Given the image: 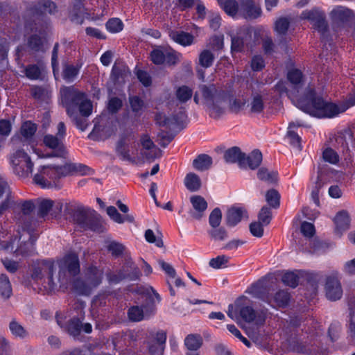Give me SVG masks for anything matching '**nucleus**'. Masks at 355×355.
<instances>
[{"label": "nucleus", "mask_w": 355, "mask_h": 355, "mask_svg": "<svg viewBox=\"0 0 355 355\" xmlns=\"http://www.w3.org/2000/svg\"><path fill=\"white\" fill-rule=\"evenodd\" d=\"M246 103L247 101L243 96H238L230 101V108L234 112H239L245 107Z\"/></svg>", "instance_id": "37998d69"}, {"label": "nucleus", "mask_w": 355, "mask_h": 355, "mask_svg": "<svg viewBox=\"0 0 355 355\" xmlns=\"http://www.w3.org/2000/svg\"><path fill=\"white\" fill-rule=\"evenodd\" d=\"M78 73V69L73 66H67L63 71V78L67 81H72Z\"/></svg>", "instance_id": "09e8293b"}, {"label": "nucleus", "mask_w": 355, "mask_h": 355, "mask_svg": "<svg viewBox=\"0 0 355 355\" xmlns=\"http://www.w3.org/2000/svg\"><path fill=\"white\" fill-rule=\"evenodd\" d=\"M119 126V123L116 120L101 116L96 119L90 137L96 139H108L116 133Z\"/></svg>", "instance_id": "39448f33"}, {"label": "nucleus", "mask_w": 355, "mask_h": 355, "mask_svg": "<svg viewBox=\"0 0 355 355\" xmlns=\"http://www.w3.org/2000/svg\"><path fill=\"white\" fill-rule=\"evenodd\" d=\"M116 152L123 159L130 160L138 156L134 139L131 137L121 138L117 144Z\"/></svg>", "instance_id": "1a4fd4ad"}, {"label": "nucleus", "mask_w": 355, "mask_h": 355, "mask_svg": "<svg viewBox=\"0 0 355 355\" xmlns=\"http://www.w3.org/2000/svg\"><path fill=\"white\" fill-rule=\"evenodd\" d=\"M193 91L187 86L180 87L176 91V96L181 102H185L192 96Z\"/></svg>", "instance_id": "4c0bfd02"}, {"label": "nucleus", "mask_w": 355, "mask_h": 355, "mask_svg": "<svg viewBox=\"0 0 355 355\" xmlns=\"http://www.w3.org/2000/svg\"><path fill=\"white\" fill-rule=\"evenodd\" d=\"M8 329L15 338L24 340L28 337V331L15 319H12L9 322Z\"/></svg>", "instance_id": "a211bd4d"}, {"label": "nucleus", "mask_w": 355, "mask_h": 355, "mask_svg": "<svg viewBox=\"0 0 355 355\" xmlns=\"http://www.w3.org/2000/svg\"><path fill=\"white\" fill-rule=\"evenodd\" d=\"M353 12L351 10L343 7L336 6L330 12L331 19L336 22L344 21L351 17Z\"/></svg>", "instance_id": "aec40b11"}, {"label": "nucleus", "mask_w": 355, "mask_h": 355, "mask_svg": "<svg viewBox=\"0 0 355 355\" xmlns=\"http://www.w3.org/2000/svg\"><path fill=\"white\" fill-rule=\"evenodd\" d=\"M60 94L62 103L66 107L69 116H71L69 106L73 103L79 104V111L83 116H87L92 114V102L85 97L84 94L78 92L73 87H63L60 90Z\"/></svg>", "instance_id": "20e7f679"}, {"label": "nucleus", "mask_w": 355, "mask_h": 355, "mask_svg": "<svg viewBox=\"0 0 355 355\" xmlns=\"http://www.w3.org/2000/svg\"><path fill=\"white\" fill-rule=\"evenodd\" d=\"M264 66L265 62L261 57L255 55L252 58L251 61V67L253 71L261 70Z\"/></svg>", "instance_id": "680f3d73"}, {"label": "nucleus", "mask_w": 355, "mask_h": 355, "mask_svg": "<svg viewBox=\"0 0 355 355\" xmlns=\"http://www.w3.org/2000/svg\"><path fill=\"white\" fill-rule=\"evenodd\" d=\"M12 295V288L8 277L5 274L0 275V296L3 300L9 299Z\"/></svg>", "instance_id": "4be33fe9"}, {"label": "nucleus", "mask_w": 355, "mask_h": 355, "mask_svg": "<svg viewBox=\"0 0 355 355\" xmlns=\"http://www.w3.org/2000/svg\"><path fill=\"white\" fill-rule=\"evenodd\" d=\"M280 196L279 193L274 190H269L266 194V200L267 202L272 207H277L279 205Z\"/></svg>", "instance_id": "a19ab883"}, {"label": "nucleus", "mask_w": 355, "mask_h": 355, "mask_svg": "<svg viewBox=\"0 0 355 355\" xmlns=\"http://www.w3.org/2000/svg\"><path fill=\"white\" fill-rule=\"evenodd\" d=\"M240 14L245 19H256L261 15V10L253 0H244L240 7Z\"/></svg>", "instance_id": "2eb2a0df"}, {"label": "nucleus", "mask_w": 355, "mask_h": 355, "mask_svg": "<svg viewBox=\"0 0 355 355\" xmlns=\"http://www.w3.org/2000/svg\"><path fill=\"white\" fill-rule=\"evenodd\" d=\"M250 230L254 236L261 237L263 235V227L259 223H252L250 225Z\"/></svg>", "instance_id": "774afa93"}, {"label": "nucleus", "mask_w": 355, "mask_h": 355, "mask_svg": "<svg viewBox=\"0 0 355 355\" xmlns=\"http://www.w3.org/2000/svg\"><path fill=\"white\" fill-rule=\"evenodd\" d=\"M181 58V55L171 49L166 48L165 62L169 64H174L178 62Z\"/></svg>", "instance_id": "de8ad7c7"}, {"label": "nucleus", "mask_w": 355, "mask_h": 355, "mask_svg": "<svg viewBox=\"0 0 355 355\" xmlns=\"http://www.w3.org/2000/svg\"><path fill=\"white\" fill-rule=\"evenodd\" d=\"M169 36L174 42L184 46L191 45L194 41L191 34L180 31H172Z\"/></svg>", "instance_id": "f3484780"}, {"label": "nucleus", "mask_w": 355, "mask_h": 355, "mask_svg": "<svg viewBox=\"0 0 355 355\" xmlns=\"http://www.w3.org/2000/svg\"><path fill=\"white\" fill-rule=\"evenodd\" d=\"M227 315L236 321L242 319L250 322L255 317L253 309L247 304L246 297L239 298L234 304H230L228 307Z\"/></svg>", "instance_id": "423d86ee"}, {"label": "nucleus", "mask_w": 355, "mask_h": 355, "mask_svg": "<svg viewBox=\"0 0 355 355\" xmlns=\"http://www.w3.org/2000/svg\"><path fill=\"white\" fill-rule=\"evenodd\" d=\"M159 264L170 278L174 279L175 277V271L169 263H166L164 261H159Z\"/></svg>", "instance_id": "338daca9"}, {"label": "nucleus", "mask_w": 355, "mask_h": 355, "mask_svg": "<svg viewBox=\"0 0 355 355\" xmlns=\"http://www.w3.org/2000/svg\"><path fill=\"white\" fill-rule=\"evenodd\" d=\"M166 340V334L162 330L150 334V338L148 343V349L151 354L161 353Z\"/></svg>", "instance_id": "9b49d317"}, {"label": "nucleus", "mask_w": 355, "mask_h": 355, "mask_svg": "<svg viewBox=\"0 0 355 355\" xmlns=\"http://www.w3.org/2000/svg\"><path fill=\"white\" fill-rule=\"evenodd\" d=\"M245 40L241 33L238 37L232 36V49L234 51H241Z\"/></svg>", "instance_id": "bf43d9fd"}, {"label": "nucleus", "mask_w": 355, "mask_h": 355, "mask_svg": "<svg viewBox=\"0 0 355 355\" xmlns=\"http://www.w3.org/2000/svg\"><path fill=\"white\" fill-rule=\"evenodd\" d=\"M41 175H35L34 180L42 188L56 187L55 180L68 175L73 174V163H67L62 166H42Z\"/></svg>", "instance_id": "7ed1b4c3"}, {"label": "nucleus", "mask_w": 355, "mask_h": 355, "mask_svg": "<svg viewBox=\"0 0 355 355\" xmlns=\"http://www.w3.org/2000/svg\"><path fill=\"white\" fill-rule=\"evenodd\" d=\"M222 213L219 208H215L210 214L209 217V225L213 227H218L221 222Z\"/></svg>", "instance_id": "58836bf2"}, {"label": "nucleus", "mask_w": 355, "mask_h": 355, "mask_svg": "<svg viewBox=\"0 0 355 355\" xmlns=\"http://www.w3.org/2000/svg\"><path fill=\"white\" fill-rule=\"evenodd\" d=\"M223 8L225 12L232 17H235L238 12L240 13V8L237 3L234 0H217Z\"/></svg>", "instance_id": "a878e982"}, {"label": "nucleus", "mask_w": 355, "mask_h": 355, "mask_svg": "<svg viewBox=\"0 0 355 355\" xmlns=\"http://www.w3.org/2000/svg\"><path fill=\"white\" fill-rule=\"evenodd\" d=\"M214 58V55L209 49H204L199 54L198 63L201 67L208 68L212 65Z\"/></svg>", "instance_id": "2f4dec72"}, {"label": "nucleus", "mask_w": 355, "mask_h": 355, "mask_svg": "<svg viewBox=\"0 0 355 355\" xmlns=\"http://www.w3.org/2000/svg\"><path fill=\"white\" fill-rule=\"evenodd\" d=\"M10 162L19 175L26 176L32 173L33 164L24 149L14 152L10 157Z\"/></svg>", "instance_id": "0eeeda50"}, {"label": "nucleus", "mask_w": 355, "mask_h": 355, "mask_svg": "<svg viewBox=\"0 0 355 355\" xmlns=\"http://www.w3.org/2000/svg\"><path fill=\"white\" fill-rule=\"evenodd\" d=\"M259 219L263 225H268L271 219L270 209L267 207H263L259 214Z\"/></svg>", "instance_id": "e2e57ef3"}, {"label": "nucleus", "mask_w": 355, "mask_h": 355, "mask_svg": "<svg viewBox=\"0 0 355 355\" xmlns=\"http://www.w3.org/2000/svg\"><path fill=\"white\" fill-rule=\"evenodd\" d=\"M288 83L279 82L276 85V89L280 93H286L293 101L294 104L303 112V109L300 107L299 102L304 101L309 105H313V99L317 97H321L317 94L312 88H302L304 79L302 72L297 69H293L288 73Z\"/></svg>", "instance_id": "f03ea898"}, {"label": "nucleus", "mask_w": 355, "mask_h": 355, "mask_svg": "<svg viewBox=\"0 0 355 355\" xmlns=\"http://www.w3.org/2000/svg\"><path fill=\"white\" fill-rule=\"evenodd\" d=\"M250 112L253 113H260L263 110L264 103L261 94H255L252 96L251 102L249 105Z\"/></svg>", "instance_id": "72a5a7b5"}, {"label": "nucleus", "mask_w": 355, "mask_h": 355, "mask_svg": "<svg viewBox=\"0 0 355 355\" xmlns=\"http://www.w3.org/2000/svg\"><path fill=\"white\" fill-rule=\"evenodd\" d=\"M224 43H223V36H214L211 37L209 42V46L213 50V51H218L220 49H222L223 47Z\"/></svg>", "instance_id": "3c124183"}, {"label": "nucleus", "mask_w": 355, "mask_h": 355, "mask_svg": "<svg viewBox=\"0 0 355 355\" xmlns=\"http://www.w3.org/2000/svg\"><path fill=\"white\" fill-rule=\"evenodd\" d=\"M322 157L325 162L335 164L339 161V157L337 153L330 148L324 149L322 153Z\"/></svg>", "instance_id": "79ce46f5"}, {"label": "nucleus", "mask_w": 355, "mask_h": 355, "mask_svg": "<svg viewBox=\"0 0 355 355\" xmlns=\"http://www.w3.org/2000/svg\"><path fill=\"white\" fill-rule=\"evenodd\" d=\"M209 234L216 241H223L227 237L226 231L223 228H213Z\"/></svg>", "instance_id": "864d4df0"}, {"label": "nucleus", "mask_w": 355, "mask_h": 355, "mask_svg": "<svg viewBox=\"0 0 355 355\" xmlns=\"http://www.w3.org/2000/svg\"><path fill=\"white\" fill-rule=\"evenodd\" d=\"M130 103L132 108V110L134 112L138 113L144 107L143 101L137 96H133L130 98Z\"/></svg>", "instance_id": "4d7b16f0"}, {"label": "nucleus", "mask_w": 355, "mask_h": 355, "mask_svg": "<svg viewBox=\"0 0 355 355\" xmlns=\"http://www.w3.org/2000/svg\"><path fill=\"white\" fill-rule=\"evenodd\" d=\"M153 314V307L148 305L141 306H135L131 307L128 311L129 319L135 322L148 319Z\"/></svg>", "instance_id": "f8f14e48"}, {"label": "nucleus", "mask_w": 355, "mask_h": 355, "mask_svg": "<svg viewBox=\"0 0 355 355\" xmlns=\"http://www.w3.org/2000/svg\"><path fill=\"white\" fill-rule=\"evenodd\" d=\"M190 202L192 205L193 209L195 211L194 216L199 218L207 208V202L200 196H193L190 198Z\"/></svg>", "instance_id": "412c9836"}, {"label": "nucleus", "mask_w": 355, "mask_h": 355, "mask_svg": "<svg viewBox=\"0 0 355 355\" xmlns=\"http://www.w3.org/2000/svg\"><path fill=\"white\" fill-rule=\"evenodd\" d=\"M184 184L189 191H195L200 188L201 181L196 174L190 173L184 178Z\"/></svg>", "instance_id": "c756f323"}, {"label": "nucleus", "mask_w": 355, "mask_h": 355, "mask_svg": "<svg viewBox=\"0 0 355 355\" xmlns=\"http://www.w3.org/2000/svg\"><path fill=\"white\" fill-rule=\"evenodd\" d=\"M5 194L6 196V199L3 201L0 205V214H2L4 210H6L10 204V191L7 186V183L0 178V198Z\"/></svg>", "instance_id": "473e14b6"}, {"label": "nucleus", "mask_w": 355, "mask_h": 355, "mask_svg": "<svg viewBox=\"0 0 355 355\" xmlns=\"http://www.w3.org/2000/svg\"><path fill=\"white\" fill-rule=\"evenodd\" d=\"M258 178L267 181V182H273L277 178V173L273 171H269L266 168H261L259 170L257 173Z\"/></svg>", "instance_id": "c03bdc74"}, {"label": "nucleus", "mask_w": 355, "mask_h": 355, "mask_svg": "<svg viewBox=\"0 0 355 355\" xmlns=\"http://www.w3.org/2000/svg\"><path fill=\"white\" fill-rule=\"evenodd\" d=\"M220 17L218 13L211 12L209 15V25L214 30H216L220 27Z\"/></svg>", "instance_id": "052dcab7"}, {"label": "nucleus", "mask_w": 355, "mask_h": 355, "mask_svg": "<svg viewBox=\"0 0 355 355\" xmlns=\"http://www.w3.org/2000/svg\"><path fill=\"white\" fill-rule=\"evenodd\" d=\"M326 296L332 301H336L343 295V290L340 283L337 279L329 278L325 286Z\"/></svg>", "instance_id": "4468645a"}, {"label": "nucleus", "mask_w": 355, "mask_h": 355, "mask_svg": "<svg viewBox=\"0 0 355 355\" xmlns=\"http://www.w3.org/2000/svg\"><path fill=\"white\" fill-rule=\"evenodd\" d=\"M212 164V159L210 156L202 154L193 160V167L198 171H205L208 169Z\"/></svg>", "instance_id": "cd10ccee"}, {"label": "nucleus", "mask_w": 355, "mask_h": 355, "mask_svg": "<svg viewBox=\"0 0 355 355\" xmlns=\"http://www.w3.org/2000/svg\"><path fill=\"white\" fill-rule=\"evenodd\" d=\"M140 144L142 146L143 150H151L155 148L153 141L147 135H144L141 137Z\"/></svg>", "instance_id": "13d9d810"}, {"label": "nucleus", "mask_w": 355, "mask_h": 355, "mask_svg": "<svg viewBox=\"0 0 355 355\" xmlns=\"http://www.w3.org/2000/svg\"><path fill=\"white\" fill-rule=\"evenodd\" d=\"M301 18L309 20L313 28L319 32L322 33L326 30L327 24L324 19V14L318 8L303 11L301 14Z\"/></svg>", "instance_id": "9d476101"}, {"label": "nucleus", "mask_w": 355, "mask_h": 355, "mask_svg": "<svg viewBox=\"0 0 355 355\" xmlns=\"http://www.w3.org/2000/svg\"><path fill=\"white\" fill-rule=\"evenodd\" d=\"M137 76L144 86L147 87L151 84V78L147 72L139 70L137 72Z\"/></svg>", "instance_id": "69168bd1"}, {"label": "nucleus", "mask_w": 355, "mask_h": 355, "mask_svg": "<svg viewBox=\"0 0 355 355\" xmlns=\"http://www.w3.org/2000/svg\"><path fill=\"white\" fill-rule=\"evenodd\" d=\"M289 26V21L286 18H280L275 23V31L279 34H285Z\"/></svg>", "instance_id": "603ef678"}, {"label": "nucleus", "mask_w": 355, "mask_h": 355, "mask_svg": "<svg viewBox=\"0 0 355 355\" xmlns=\"http://www.w3.org/2000/svg\"><path fill=\"white\" fill-rule=\"evenodd\" d=\"M289 299L290 297L287 292L280 291L272 299L268 300V302L272 306L275 308L284 307L288 304Z\"/></svg>", "instance_id": "5701e85b"}, {"label": "nucleus", "mask_w": 355, "mask_h": 355, "mask_svg": "<svg viewBox=\"0 0 355 355\" xmlns=\"http://www.w3.org/2000/svg\"><path fill=\"white\" fill-rule=\"evenodd\" d=\"M224 157L227 162H238L241 167L246 168L245 155L243 154L237 147H233L227 150L225 153Z\"/></svg>", "instance_id": "dca6fc26"}, {"label": "nucleus", "mask_w": 355, "mask_h": 355, "mask_svg": "<svg viewBox=\"0 0 355 355\" xmlns=\"http://www.w3.org/2000/svg\"><path fill=\"white\" fill-rule=\"evenodd\" d=\"M262 161V155L258 150H253L250 155L245 156L246 167L251 169L257 168Z\"/></svg>", "instance_id": "7c9ffc66"}, {"label": "nucleus", "mask_w": 355, "mask_h": 355, "mask_svg": "<svg viewBox=\"0 0 355 355\" xmlns=\"http://www.w3.org/2000/svg\"><path fill=\"white\" fill-rule=\"evenodd\" d=\"M282 282L287 286L295 287L298 284L297 276L293 272H287L282 277Z\"/></svg>", "instance_id": "49530a36"}, {"label": "nucleus", "mask_w": 355, "mask_h": 355, "mask_svg": "<svg viewBox=\"0 0 355 355\" xmlns=\"http://www.w3.org/2000/svg\"><path fill=\"white\" fill-rule=\"evenodd\" d=\"M150 58L155 64H164L166 59V48L157 47L153 49L150 53Z\"/></svg>", "instance_id": "f704fd0d"}, {"label": "nucleus", "mask_w": 355, "mask_h": 355, "mask_svg": "<svg viewBox=\"0 0 355 355\" xmlns=\"http://www.w3.org/2000/svg\"><path fill=\"white\" fill-rule=\"evenodd\" d=\"M245 211L240 208H231L227 214V223L229 226H235L244 216Z\"/></svg>", "instance_id": "b1692460"}, {"label": "nucleus", "mask_w": 355, "mask_h": 355, "mask_svg": "<svg viewBox=\"0 0 355 355\" xmlns=\"http://www.w3.org/2000/svg\"><path fill=\"white\" fill-rule=\"evenodd\" d=\"M157 123L162 126H170L177 123V120L174 118L171 119L167 117L162 113H159L155 116Z\"/></svg>", "instance_id": "8fccbe9b"}, {"label": "nucleus", "mask_w": 355, "mask_h": 355, "mask_svg": "<svg viewBox=\"0 0 355 355\" xmlns=\"http://www.w3.org/2000/svg\"><path fill=\"white\" fill-rule=\"evenodd\" d=\"M28 44L30 47L35 50L44 49V41L38 36H34L29 40Z\"/></svg>", "instance_id": "0e129e2a"}, {"label": "nucleus", "mask_w": 355, "mask_h": 355, "mask_svg": "<svg viewBox=\"0 0 355 355\" xmlns=\"http://www.w3.org/2000/svg\"><path fill=\"white\" fill-rule=\"evenodd\" d=\"M202 344V338L198 334L188 335L184 340V345L189 351L198 350Z\"/></svg>", "instance_id": "c85d7f7f"}, {"label": "nucleus", "mask_w": 355, "mask_h": 355, "mask_svg": "<svg viewBox=\"0 0 355 355\" xmlns=\"http://www.w3.org/2000/svg\"><path fill=\"white\" fill-rule=\"evenodd\" d=\"M35 131L36 125L30 121L25 122L21 128V135L26 139H28L32 137L35 134Z\"/></svg>", "instance_id": "a18cd8bd"}, {"label": "nucleus", "mask_w": 355, "mask_h": 355, "mask_svg": "<svg viewBox=\"0 0 355 355\" xmlns=\"http://www.w3.org/2000/svg\"><path fill=\"white\" fill-rule=\"evenodd\" d=\"M86 175L91 173V169L81 164H73V174Z\"/></svg>", "instance_id": "6e6d98bb"}, {"label": "nucleus", "mask_w": 355, "mask_h": 355, "mask_svg": "<svg viewBox=\"0 0 355 355\" xmlns=\"http://www.w3.org/2000/svg\"><path fill=\"white\" fill-rule=\"evenodd\" d=\"M230 257L225 255L218 256L209 261V266L215 269L225 268L229 262Z\"/></svg>", "instance_id": "e433bc0d"}, {"label": "nucleus", "mask_w": 355, "mask_h": 355, "mask_svg": "<svg viewBox=\"0 0 355 355\" xmlns=\"http://www.w3.org/2000/svg\"><path fill=\"white\" fill-rule=\"evenodd\" d=\"M78 306V311H77V314L80 318H76L74 316L67 326L68 332L73 336H76L79 334L81 329L80 319L83 318V309L84 308V304L80 303Z\"/></svg>", "instance_id": "6ab92c4d"}, {"label": "nucleus", "mask_w": 355, "mask_h": 355, "mask_svg": "<svg viewBox=\"0 0 355 355\" xmlns=\"http://www.w3.org/2000/svg\"><path fill=\"white\" fill-rule=\"evenodd\" d=\"M335 225V234L340 237L349 228L350 218L346 211H340L334 218Z\"/></svg>", "instance_id": "ddd939ff"}, {"label": "nucleus", "mask_w": 355, "mask_h": 355, "mask_svg": "<svg viewBox=\"0 0 355 355\" xmlns=\"http://www.w3.org/2000/svg\"><path fill=\"white\" fill-rule=\"evenodd\" d=\"M58 266V276L54 279L53 263L46 261L38 263L34 268L33 279L41 284L46 291H52L58 286H66L70 279L80 271L78 258L74 253H70L60 259Z\"/></svg>", "instance_id": "f257e3e1"}, {"label": "nucleus", "mask_w": 355, "mask_h": 355, "mask_svg": "<svg viewBox=\"0 0 355 355\" xmlns=\"http://www.w3.org/2000/svg\"><path fill=\"white\" fill-rule=\"evenodd\" d=\"M107 214L111 219L117 223H123L125 221H128L130 223L134 221V217L132 216L126 215L125 216H122L118 212L117 209L113 206H110L107 208Z\"/></svg>", "instance_id": "bb28decb"}, {"label": "nucleus", "mask_w": 355, "mask_h": 355, "mask_svg": "<svg viewBox=\"0 0 355 355\" xmlns=\"http://www.w3.org/2000/svg\"><path fill=\"white\" fill-rule=\"evenodd\" d=\"M107 30L112 33H116L123 28V24L119 18H112L106 23Z\"/></svg>", "instance_id": "c9c22d12"}, {"label": "nucleus", "mask_w": 355, "mask_h": 355, "mask_svg": "<svg viewBox=\"0 0 355 355\" xmlns=\"http://www.w3.org/2000/svg\"><path fill=\"white\" fill-rule=\"evenodd\" d=\"M42 69V67H39L36 65H30L25 68L24 72L26 77L29 79L36 80L40 78Z\"/></svg>", "instance_id": "ea45409f"}, {"label": "nucleus", "mask_w": 355, "mask_h": 355, "mask_svg": "<svg viewBox=\"0 0 355 355\" xmlns=\"http://www.w3.org/2000/svg\"><path fill=\"white\" fill-rule=\"evenodd\" d=\"M302 124L300 122H291L289 123V125L288 127V132H287V138L289 140V142L291 145L293 146L300 148V138L298 136V135L295 132V129L297 127L301 126Z\"/></svg>", "instance_id": "393cba45"}, {"label": "nucleus", "mask_w": 355, "mask_h": 355, "mask_svg": "<svg viewBox=\"0 0 355 355\" xmlns=\"http://www.w3.org/2000/svg\"><path fill=\"white\" fill-rule=\"evenodd\" d=\"M57 131L56 136L45 135L43 138V143L46 147L55 150L53 156H63L65 150L62 144V139L66 133V127L63 122L58 123Z\"/></svg>", "instance_id": "6e6552de"}, {"label": "nucleus", "mask_w": 355, "mask_h": 355, "mask_svg": "<svg viewBox=\"0 0 355 355\" xmlns=\"http://www.w3.org/2000/svg\"><path fill=\"white\" fill-rule=\"evenodd\" d=\"M301 232L306 237H311L315 233V228L312 223L304 222L301 225Z\"/></svg>", "instance_id": "5fc2aeb1"}]
</instances>
